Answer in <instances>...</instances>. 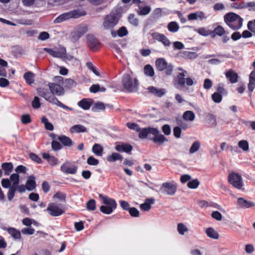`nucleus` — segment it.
Instances as JSON below:
<instances>
[{
  "instance_id": "1",
  "label": "nucleus",
  "mask_w": 255,
  "mask_h": 255,
  "mask_svg": "<svg viewBox=\"0 0 255 255\" xmlns=\"http://www.w3.org/2000/svg\"><path fill=\"white\" fill-rule=\"evenodd\" d=\"M225 22L231 29L238 30L243 25V19L234 12H229L224 16Z\"/></svg>"
},
{
  "instance_id": "2",
  "label": "nucleus",
  "mask_w": 255,
  "mask_h": 255,
  "mask_svg": "<svg viewBox=\"0 0 255 255\" xmlns=\"http://www.w3.org/2000/svg\"><path fill=\"white\" fill-rule=\"evenodd\" d=\"M37 91L39 95L44 98L46 101L50 103L56 105L64 109L72 111V109L66 106L59 100L53 95L48 93L46 89L43 88H38L37 89Z\"/></svg>"
},
{
  "instance_id": "3",
  "label": "nucleus",
  "mask_w": 255,
  "mask_h": 255,
  "mask_svg": "<svg viewBox=\"0 0 255 255\" xmlns=\"http://www.w3.org/2000/svg\"><path fill=\"white\" fill-rule=\"evenodd\" d=\"M122 83L123 87L128 92L137 91L138 87V80L136 78H132L128 74L123 75Z\"/></svg>"
},
{
  "instance_id": "4",
  "label": "nucleus",
  "mask_w": 255,
  "mask_h": 255,
  "mask_svg": "<svg viewBox=\"0 0 255 255\" xmlns=\"http://www.w3.org/2000/svg\"><path fill=\"white\" fill-rule=\"evenodd\" d=\"M86 12L84 11H80L78 10H73L61 14L54 20L55 23H59L70 18H76L85 15Z\"/></svg>"
},
{
  "instance_id": "5",
  "label": "nucleus",
  "mask_w": 255,
  "mask_h": 255,
  "mask_svg": "<svg viewBox=\"0 0 255 255\" xmlns=\"http://www.w3.org/2000/svg\"><path fill=\"white\" fill-rule=\"evenodd\" d=\"M229 183L234 188L238 189H243L244 182L243 178L239 173L233 172L230 173L228 177Z\"/></svg>"
},
{
  "instance_id": "6",
  "label": "nucleus",
  "mask_w": 255,
  "mask_h": 255,
  "mask_svg": "<svg viewBox=\"0 0 255 255\" xmlns=\"http://www.w3.org/2000/svg\"><path fill=\"white\" fill-rule=\"evenodd\" d=\"M46 211L51 216L58 217L65 212V209L62 204L50 203L48 205Z\"/></svg>"
},
{
  "instance_id": "7",
  "label": "nucleus",
  "mask_w": 255,
  "mask_h": 255,
  "mask_svg": "<svg viewBox=\"0 0 255 255\" xmlns=\"http://www.w3.org/2000/svg\"><path fill=\"white\" fill-rule=\"evenodd\" d=\"M118 19L114 14H109L104 18L103 26L105 30H111L118 23Z\"/></svg>"
},
{
  "instance_id": "8",
  "label": "nucleus",
  "mask_w": 255,
  "mask_h": 255,
  "mask_svg": "<svg viewBox=\"0 0 255 255\" xmlns=\"http://www.w3.org/2000/svg\"><path fill=\"white\" fill-rule=\"evenodd\" d=\"M177 190L176 184L173 182H164L162 184L160 191L164 195H173Z\"/></svg>"
},
{
  "instance_id": "9",
  "label": "nucleus",
  "mask_w": 255,
  "mask_h": 255,
  "mask_svg": "<svg viewBox=\"0 0 255 255\" xmlns=\"http://www.w3.org/2000/svg\"><path fill=\"white\" fill-rule=\"evenodd\" d=\"M88 26L86 25L77 26L72 33V40L73 42L78 41L88 31Z\"/></svg>"
},
{
  "instance_id": "10",
  "label": "nucleus",
  "mask_w": 255,
  "mask_h": 255,
  "mask_svg": "<svg viewBox=\"0 0 255 255\" xmlns=\"http://www.w3.org/2000/svg\"><path fill=\"white\" fill-rule=\"evenodd\" d=\"M186 74L184 72L178 74L176 78L178 85L183 86L186 84L188 86H191L194 84V82L191 78H185Z\"/></svg>"
},
{
  "instance_id": "11",
  "label": "nucleus",
  "mask_w": 255,
  "mask_h": 255,
  "mask_svg": "<svg viewBox=\"0 0 255 255\" xmlns=\"http://www.w3.org/2000/svg\"><path fill=\"white\" fill-rule=\"evenodd\" d=\"M87 40L89 48L93 51H96L100 47V42L98 39L93 35H87Z\"/></svg>"
},
{
  "instance_id": "12",
  "label": "nucleus",
  "mask_w": 255,
  "mask_h": 255,
  "mask_svg": "<svg viewBox=\"0 0 255 255\" xmlns=\"http://www.w3.org/2000/svg\"><path fill=\"white\" fill-rule=\"evenodd\" d=\"M48 87L51 91V94L53 96L54 95L62 96L64 94L63 88L58 84L50 83L48 84Z\"/></svg>"
},
{
  "instance_id": "13",
  "label": "nucleus",
  "mask_w": 255,
  "mask_h": 255,
  "mask_svg": "<svg viewBox=\"0 0 255 255\" xmlns=\"http://www.w3.org/2000/svg\"><path fill=\"white\" fill-rule=\"evenodd\" d=\"M45 51L54 57L63 58L66 54V49L64 47H60L58 49L53 50L52 49L45 48Z\"/></svg>"
},
{
  "instance_id": "14",
  "label": "nucleus",
  "mask_w": 255,
  "mask_h": 255,
  "mask_svg": "<svg viewBox=\"0 0 255 255\" xmlns=\"http://www.w3.org/2000/svg\"><path fill=\"white\" fill-rule=\"evenodd\" d=\"M152 37L154 40L161 42L165 47H169L170 45V41L163 34L154 32L152 34Z\"/></svg>"
},
{
  "instance_id": "15",
  "label": "nucleus",
  "mask_w": 255,
  "mask_h": 255,
  "mask_svg": "<svg viewBox=\"0 0 255 255\" xmlns=\"http://www.w3.org/2000/svg\"><path fill=\"white\" fill-rule=\"evenodd\" d=\"M139 137L140 138H145L149 137L150 134H155L157 133V129L155 128H145L142 129H139Z\"/></svg>"
},
{
  "instance_id": "16",
  "label": "nucleus",
  "mask_w": 255,
  "mask_h": 255,
  "mask_svg": "<svg viewBox=\"0 0 255 255\" xmlns=\"http://www.w3.org/2000/svg\"><path fill=\"white\" fill-rule=\"evenodd\" d=\"M77 167L71 166L69 163H65L61 166V170L66 174H74L77 172Z\"/></svg>"
},
{
  "instance_id": "17",
  "label": "nucleus",
  "mask_w": 255,
  "mask_h": 255,
  "mask_svg": "<svg viewBox=\"0 0 255 255\" xmlns=\"http://www.w3.org/2000/svg\"><path fill=\"white\" fill-rule=\"evenodd\" d=\"M2 229L6 231L14 240H21V232L17 229L12 227L3 228Z\"/></svg>"
},
{
  "instance_id": "18",
  "label": "nucleus",
  "mask_w": 255,
  "mask_h": 255,
  "mask_svg": "<svg viewBox=\"0 0 255 255\" xmlns=\"http://www.w3.org/2000/svg\"><path fill=\"white\" fill-rule=\"evenodd\" d=\"M99 196L102 200L103 203L105 204L104 205L116 209L117 204L114 199L109 198L106 196H103L101 194L99 195Z\"/></svg>"
},
{
  "instance_id": "19",
  "label": "nucleus",
  "mask_w": 255,
  "mask_h": 255,
  "mask_svg": "<svg viewBox=\"0 0 255 255\" xmlns=\"http://www.w3.org/2000/svg\"><path fill=\"white\" fill-rule=\"evenodd\" d=\"M93 100L91 99L84 98L80 101L77 105L78 106L84 110L90 109L93 104Z\"/></svg>"
},
{
  "instance_id": "20",
  "label": "nucleus",
  "mask_w": 255,
  "mask_h": 255,
  "mask_svg": "<svg viewBox=\"0 0 255 255\" xmlns=\"http://www.w3.org/2000/svg\"><path fill=\"white\" fill-rule=\"evenodd\" d=\"M155 203V200L153 198H147L144 202L140 205V208L143 211H148L151 208V205Z\"/></svg>"
},
{
  "instance_id": "21",
  "label": "nucleus",
  "mask_w": 255,
  "mask_h": 255,
  "mask_svg": "<svg viewBox=\"0 0 255 255\" xmlns=\"http://www.w3.org/2000/svg\"><path fill=\"white\" fill-rule=\"evenodd\" d=\"M253 66L255 70L250 75V81L248 84L249 90L252 92L255 88V61L253 63Z\"/></svg>"
},
{
  "instance_id": "22",
  "label": "nucleus",
  "mask_w": 255,
  "mask_h": 255,
  "mask_svg": "<svg viewBox=\"0 0 255 255\" xmlns=\"http://www.w3.org/2000/svg\"><path fill=\"white\" fill-rule=\"evenodd\" d=\"M206 18L204 13L203 11H198L195 12L191 13L188 15L189 20H202Z\"/></svg>"
},
{
  "instance_id": "23",
  "label": "nucleus",
  "mask_w": 255,
  "mask_h": 255,
  "mask_svg": "<svg viewBox=\"0 0 255 255\" xmlns=\"http://www.w3.org/2000/svg\"><path fill=\"white\" fill-rule=\"evenodd\" d=\"M226 77L231 83H236L238 81V74L232 70H229L225 73Z\"/></svg>"
},
{
  "instance_id": "24",
  "label": "nucleus",
  "mask_w": 255,
  "mask_h": 255,
  "mask_svg": "<svg viewBox=\"0 0 255 255\" xmlns=\"http://www.w3.org/2000/svg\"><path fill=\"white\" fill-rule=\"evenodd\" d=\"M71 133H79L81 132H87V128L82 125H75L73 126L70 129Z\"/></svg>"
},
{
  "instance_id": "25",
  "label": "nucleus",
  "mask_w": 255,
  "mask_h": 255,
  "mask_svg": "<svg viewBox=\"0 0 255 255\" xmlns=\"http://www.w3.org/2000/svg\"><path fill=\"white\" fill-rule=\"evenodd\" d=\"M168 65L165 59L163 58H158L155 62L156 68L160 71L164 70Z\"/></svg>"
},
{
  "instance_id": "26",
  "label": "nucleus",
  "mask_w": 255,
  "mask_h": 255,
  "mask_svg": "<svg viewBox=\"0 0 255 255\" xmlns=\"http://www.w3.org/2000/svg\"><path fill=\"white\" fill-rule=\"evenodd\" d=\"M237 204L240 207L244 208H249L254 206V204L248 201L243 198H239L237 200Z\"/></svg>"
},
{
  "instance_id": "27",
  "label": "nucleus",
  "mask_w": 255,
  "mask_h": 255,
  "mask_svg": "<svg viewBox=\"0 0 255 255\" xmlns=\"http://www.w3.org/2000/svg\"><path fill=\"white\" fill-rule=\"evenodd\" d=\"M57 139L59 140L64 146H71L73 145L72 140L65 135H59L57 136Z\"/></svg>"
},
{
  "instance_id": "28",
  "label": "nucleus",
  "mask_w": 255,
  "mask_h": 255,
  "mask_svg": "<svg viewBox=\"0 0 255 255\" xmlns=\"http://www.w3.org/2000/svg\"><path fill=\"white\" fill-rule=\"evenodd\" d=\"M42 157L47 160L51 165L54 166L58 164V159L54 156H50L49 153H44L42 154Z\"/></svg>"
},
{
  "instance_id": "29",
  "label": "nucleus",
  "mask_w": 255,
  "mask_h": 255,
  "mask_svg": "<svg viewBox=\"0 0 255 255\" xmlns=\"http://www.w3.org/2000/svg\"><path fill=\"white\" fill-rule=\"evenodd\" d=\"M152 135L154 136L152 140L155 143L161 144L167 140V138L163 135L159 133V131L157 129V133L152 134Z\"/></svg>"
},
{
  "instance_id": "30",
  "label": "nucleus",
  "mask_w": 255,
  "mask_h": 255,
  "mask_svg": "<svg viewBox=\"0 0 255 255\" xmlns=\"http://www.w3.org/2000/svg\"><path fill=\"white\" fill-rule=\"evenodd\" d=\"M205 233L207 236L212 239L217 240L219 237L218 233L213 228H208L206 230Z\"/></svg>"
},
{
  "instance_id": "31",
  "label": "nucleus",
  "mask_w": 255,
  "mask_h": 255,
  "mask_svg": "<svg viewBox=\"0 0 255 255\" xmlns=\"http://www.w3.org/2000/svg\"><path fill=\"white\" fill-rule=\"evenodd\" d=\"M148 91L158 97H161L165 94V90L163 89H158L154 87H149Z\"/></svg>"
},
{
  "instance_id": "32",
  "label": "nucleus",
  "mask_w": 255,
  "mask_h": 255,
  "mask_svg": "<svg viewBox=\"0 0 255 255\" xmlns=\"http://www.w3.org/2000/svg\"><path fill=\"white\" fill-rule=\"evenodd\" d=\"M35 186L36 183L35 181V177L32 176H30L26 182V189L29 191H31L35 188Z\"/></svg>"
},
{
  "instance_id": "33",
  "label": "nucleus",
  "mask_w": 255,
  "mask_h": 255,
  "mask_svg": "<svg viewBox=\"0 0 255 255\" xmlns=\"http://www.w3.org/2000/svg\"><path fill=\"white\" fill-rule=\"evenodd\" d=\"M35 75L31 72H27L24 74L23 78L25 80L26 83L31 85L34 81Z\"/></svg>"
},
{
  "instance_id": "34",
  "label": "nucleus",
  "mask_w": 255,
  "mask_h": 255,
  "mask_svg": "<svg viewBox=\"0 0 255 255\" xmlns=\"http://www.w3.org/2000/svg\"><path fill=\"white\" fill-rule=\"evenodd\" d=\"M1 167L4 170L5 175H8L13 169V165L10 162H5L2 164Z\"/></svg>"
},
{
  "instance_id": "35",
  "label": "nucleus",
  "mask_w": 255,
  "mask_h": 255,
  "mask_svg": "<svg viewBox=\"0 0 255 255\" xmlns=\"http://www.w3.org/2000/svg\"><path fill=\"white\" fill-rule=\"evenodd\" d=\"M104 148L98 143L95 144L92 147L93 152L96 155L101 156L103 155Z\"/></svg>"
},
{
  "instance_id": "36",
  "label": "nucleus",
  "mask_w": 255,
  "mask_h": 255,
  "mask_svg": "<svg viewBox=\"0 0 255 255\" xmlns=\"http://www.w3.org/2000/svg\"><path fill=\"white\" fill-rule=\"evenodd\" d=\"M123 159V156L120 153L113 152L111 155L107 157V160L109 162H114L117 160H121Z\"/></svg>"
},
{
  "instance_id": "37",
  "label": "nucleus",
  "mask_w": 255,
  "mask_h": 255,
  "mask_svg": "<svg viewBox=\"0 0 255 255\" xmlns=\"http://www.w3.org/2000/svg\"><path fill=\"white\" fill-rule=\"evenodd\" d=\"M195 115L191 111H187L183 115V118L185 121L192 122L194 120Z\"/></svg>"
},
{
  "instance_id": "38",
  "label": "nucleus",
  "mask_w": 255,
  "mask_h": 255,
  "mask_svg": "<svg viewBox=\"0 0 255 255\" xmlns=\"http://www.w3.org/2000/svg\"><path fill=\"white\" fill-rule=\"evenodd\" d=\"M167 28L170 32L174 33L178 31L179 26L176 22L172 21L168 23Z\"/></svg>"
},
{
  "instance_id": "39",
  "label": "nucleus",
  "mask_w": 255,
  "mask_h": 255,
  "mask_svg": "<svg viewBox=\"0 0 255 255\" xmlns=\"http://www.w3.org/2000/svg\"><path fill=\"white\" fill-rule=\"evenodd\" d=\"M177 230L178 233L181 235H184L185 233L188 232L189 231L188 227L182 223L177 224Z\"/></svg>"
},
{
  "instance_id": "40",
  "label": "nucleus",
  "mask_w": 255,
  "mask_h": 255,
  "mask_svg": "<svg viewBox=\"0 0 255 255\" xmlns=\"http://www.w3.org/2000/svg\"><path fill=\"white\" fill-rule=\"evenodd\" d=\"M151 7L149 6H140L137 10V13L140 15H146L149 13Z\"/></svg>"
},
{
  "instance_id": "41",
  "label": "nucleus",
  "mask_w": 255,
  "mask_h": 255,
  "mask_svg": "<svg viewBox=\"0 0 255 255\" xmlns=\"http://www.w3.org/2000/svg\"><path fill=\"white\" fill-rule=\"evenodd\" d=\"M238 146L243 151L246 152L249 150V144L248 141L246 140H241L238 142Z\"/></svg>"
},
{
  "instance_id": "42",
  "label": "nucleus",
  "mask_w": 255,
  "mask_h": 255,
  "mask_svg": "<svg viewBox=\"0 0 255 255\" xmlns=\"http://www.w3.org/2000/svg\"><path fill=\"white\" fill-rule=\"evenodd\" d=\"M201 146V143L199 141H194L189 149L190 154H193L197 152Z\"/></svg>"
},
{
  "instance_id": "43",
  "label": "nucleus",
  "mask_w": 255,
  "mask_h": 255,
  "mask_svg": "<svg viewBox=\"0 0 255 255\" xmlns=\"http://www.w3.org/2000/svg\"><path fill=\"white\" fill-rule=\"evenodd\" d=\"M10 179L11 182L12 183V186L11 187L17 186L19 182V176L17 173H13L10 176Z\"/></svg>"
},
{
  "instance_id": "44",
  "label": "nucleus",
  "mask_w": 255,
  "mask_h": 255,
  "mask_svg": "<svg viewBox=\"0 0 255 255\" xmlns=\"http://www.w3.org/2000/svg\"><path fill=\"white\" fill-rule=\"evenodd\" d=\"M144 74L149 77H153L154 75L153 68L150 65H146L144 68Z\"/></svg>"
},
{
  "instance_id": "45",
  "label": "nucleus",
  "mask_w": 255,
  "mask_h": 255,
  "mask_svg": "<svg viewBox=\"0 0 255 255\" xmlns=\"http://www.w3.org/2000/svg\"><path fill=\"white\" fill-rule=\"evenodd\" d=\"M116 209L112 208L111 207L107 206L105 205H102L100 207V210L101 212L104 214L109 215L113 213V212Z\"/></svg>"
},
{
  "instance_id": "46",
  "label": "nucleus",
  "mask_w": 255,
  "mask_h": 255,
  "mask_svg": "<svg viewBox=\"0 0 255 255\" xmlns=\"http://www.w3.org/2000/svg\"><path fill=\"white\" fill-rule=\"evenodd\" d=\"M129 22L134 26H137L138 25V19L135 17L133 14H130L128 17Z\"/></svg>"
},
{
  "instance_id": "47",
  "label": "nucleus",
  "mask_w": 255,
  "mask_h": 255,
  "mask_svg": "<svg viewBox=\"0 0 255 255\" xmlns=\"http://www.w3.org/2000/svg\"><path fill=\"white\" fill-rule=\"evenodd\" d=\"M16 188L15 187H11L9 188L7 193V199L9 201H11L13 198Z\"/></svg>"
},
{
  "instance_id": "48",
  "label": "nucleus",
  "mask_w": 255,
  "mask_h": 255,
  "mask_svg": "<svg viewBox=\"0 0 255 255\" xmlns=\"http://www.w3.org/2000/svg\"><path fill=\"white\" fill-rule=\"evenodd\" d=\"M200 182L197 179H195L189 181L187 186L190 189H196L199 185Z\"/></svg>"
},
{
  "instance_id": "49",
  "label": "nucleus",
  "mask_w": 255,
  "mask_h": 255,
  "mask_svg": "<svg viewBox=\"0 0 255 255\" xmlns=\"http://www.w3.org/2000/svg\"><path fill=\"white\" fill-rule=\"evenodd\" d=\"M213 32L216 35L221 36L224 35L225 30L222 26L218 25L214 29Z\"/></svg>"
},
{
  "instance_id": "50",
  "label": "nucleus",
  "mask_w": 255,
  "mask_h": 255,
  "mask_svg": "<svg viewBox=\"0 0 255 255\" xmlns=\"http://www.w3.org/2000/svg\"><path fill=\"white\" fill-rule=\"evenodd\" d=\"M183 54L185 57L189 59H194L198 57L197 54L194 52L184 51Z\"/></svg>"
},
{
  "instance_id": "51",
  "label": "nucleus",
  "mask_w": 255,
  "mask_h": 255,
  "mask_svg": "<svg viewBox=\"0 0 255 255\" xmlns=\"http://www.w3.org/2000/svg\"><path fill=\"white\" fill-rule=\"evenodd\" d=\"M105 109V106L103 103H97L94 107L93 108L92 110L94 112H99L100 111H103Z\"/></svg>"
},
{
  "instance_id": "52",
  "label": "nucleus",
  "mask_w": 255,
  "mask_h": 255,
  "mask_svg": "<svg viewBox=\"0 0 255 255\" xmlns=\"http://www.w3.org/2000/svg\"><path fill=\"white\" fill-rule=\"evenodd\" d=\"M87 209L89 211H94L96 209V201L94 199L89 200L86 206Z\"/></svg>"
},
{
  "instance_id": "53",
  "label": "nucleus",
  "mask_w": 255,
  "mask_h": 255,
  "mask_svg": "<svg viewBox=\"0 0 255 255\" xmlns=\"http://www.w3.org/2000/svg\"><path fill=\"white\" fill-rule=\"evenodd\" d=\"M212 98L213 101L216 103H219L222 100V97L221 95L217 92L214 93L212 95Z\"/></svg>"
},
{
  "instance_id": "54",
  "label": "nucleus",
  "mask_w": 255,
  "mask_h": 255,
  "mask_svg": "<svg viewBox=\"0 0 255 255\" xmlns=\"http://www.w3.org/2000/svg\"><path fill=\"white\" fill-rule=\"evenodd\" d=\"M52 149L54 151L60 150L62 146V145L56 140H53L51 143Z\"/></svg>"
},
{
  "instance_id": "55",
  "label": "nucleus",
  "mask_w": 255,
  "mask_h": 255,
  "mask_svg": "<svg viewBox=\"0 0 255 255\" xmlns=\"http://www.w3.org/2000/svg\"><path fill=\"white\" fill-rule=\"evenodd\" d=\"M21 233L24 235H31L34 233L35 230L31 227L30 228H24L22 229Z\"/></svg>"
},
{
  "instance_id": "56",
  "label": "nucleus",
  "mask_w": 255,
  "mask_h": 255,
  "mask_svg": "<svg viewBox=\"0 0 255 255\" xmlns=\"http://www.w3.org/2000/svg\"><path fill=\"white\" fill-rule=\"evenodd\" d=\"M54 198L58 199L59 201L65 202L66 195L62 192H58L54 195Z\"/></svg>"
},
{
  "instance_id": "57",
  "label": "nucleus",
  "mask_w": 255,
  "mask_h": 255,
  "mask_svg": "<svg viewBox=\"0 0 255 255\" xmlns=\"http://www.w3.org/2000/svg\"><path fill=\"white\" fill-rule=\"evenodd\" d=\"M87 163L90 165H97L99 163V160L91 156L87 159Z\"/></svg>"
},
{
  "instance_id": "58",
  "label": "nucleus",
  "mask_w": 255,
  "mask_h": 255,
  "mask_svg": "<svg viewBox=\"0 0 255 255\" xmlns=\"http://www.w3.org/2000/svg\"><path fill=\"white\" fill-rule=\"evenodd\" d=\"M129 213L130 215L133 217H137L139 216V211L135 207L130 208L128 210Z\"/></svg>"
},
{
  "instance_id": "59",
  "label": "nucleus",
  "mask_w": 255,
  "mask_h": 255,
  "mask_svg": "<svg viewBox=\"0 0 255 255\" xmlns=\"http://www.w3.org/2000/svg\"><path fill=\"white\" fill-rule=\"evenodd\" d=\"M41 106L39 99L38 97H35L32 102V106L34 109H38Z\"/></svg>"
},
{
  "instance_id": "60",
  "label": "nucleus",
  "mask_w": 255,
  "mask_h": 255,
  "mask_svg": "<svg viewBox=\"0 0 255 255\" xmlns=\"http://www.w3.org/2000/svg\"><path fill=\"white\" fill-rule=\"evenodd\" d=\"M213 85L212 81L209 79H206L204 81L203 87L206 90L210 89Z\"/></svg>"
},
{
  "instance_id": "61",
  "label": "nucleus",
  "mask_w": 255,
  "mask_h": 255,
  "mask_svg": "<svg viewBox=\"0 0 255 255\" xmlns=\"http://www.w3.org/2000/svg\"><path fill=\"white\" fill-rule=\"evenodd\" d=\"M21 121L23 124H27L31 122L30 117L28 114L23 115L21 117Z\"/></svg>"
},
{
  "instance_id": "62",
  "label": "nucleus",
  "mask_w": 255,
  "mask_h": 255,
  "mask_svg": "<svg viewBox=\"0 0 255 255\" xmlns=\"http://www.w3.org/2000/svg\"><path fill=\"white\" fill-rule=\"evenodd\" d=\"M128 30L126 27L123 26L118 31V34L120 37H123L128 34Z\"/></svg>"
},
{
  "instance_id": "63",
  "label": "nucleus",
  "mask_w": 255,
  "mask_h": 255,
  "mask_svg": "<svg viewBox=\"0 0 255 255\" xmlns=\"http://www.w3.org/2000/svg\"><path fill=\"white\" fill-rule=\"evenodd\" d=\"M197 32L201 35H203L204 36H208L210 32L209 30H207L204 27L200 28L198 29H197Z\"/></svg>"
},
{
  "instance_id": "64",
  "label": "nucleus",
  "mask_w": 255,
  "mask_h": 255,
  "mask_svg": "<svg viewBox=\"0 0 255 255\" xmlns=\"http://www.w3.org/2000/svg\"><path fill=\"white\" fill-rule=\"evenodd\" d=\"M245 8H248L249 10H255V1H250L245 3Z\"/></svg>"
}]
</instances>
